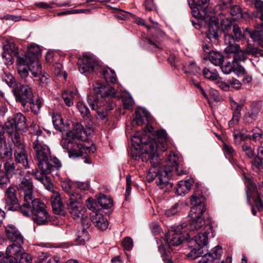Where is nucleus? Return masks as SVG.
Listing matches in <instances>:
<instances>
[{
  "instance_id": "nucleus-1",
  "label": "nucleus",
  "mask_w": 263,
  "mask_h": 263,
  "mask_svg": "<svg viewBox=\"0 0 263 263\" xmlns=\"http://www.w3.org/2000/svg\"><path fill=\"white\" fill-rule=\"evenodd\" d=\"M33 149L38 167V170L35 171L34 175L48 191H52L53 184L47 175L51 174L53 177H59L62 164L58 158L51 157L50 151L47 145Z\"/></svg>"
},
{
  "instance_id": "nucleus-2",
  "label": "nucleus",
  "mask_w": 263,
  "mask_h": 263,
  "mask_svg": "<svg viewBox=\"0 0 263 263\" xmlns=\"http://www.w3.org/2000/svg\"><path fill=\"white\" fill-rule=\"evenodd\" d=\"M78 65L79 71L86 76L92 72L96 73L100 72L107 82L114 83L117 81L115 71L101 67L93 55H84L82 58L79 59Z\"/></svg>"
},
{
  "instance_id": "nucleus-3",
  "label": "nucleus",
  "mask_w": 263,
  "mask_h": 263,
  "mask_svg": "<svg viewBox=\"0 0 263 263\" xmlns=\"http://www.w3.org/2000/svg\"><path fill=\"white\" fill-rule=\"evenodd\" d=\"M45 203L39 199H34L28 204H23L21 213L25 216H31L38 225H46L50 221V215Z\"/></svg>"
},
{
  "instance_id": "nucleus-4",
  "label": "nucleus",
  "mask_w": 263,
  "mask_h": 263,
  "mask_svg": "<svg viewBox=\"0 0 263 263\" xmlns=\"http://www.w3.org/2000/svg\"><path fill=\"white\" fill-rule=\"evenodd\" d=\"M214 236V231L210 224L206 227L204 232L198 233L193 236L189 241V247L191 250L187 256L195 259L202 255L204 253V249L208 243L209 238Z\"/></svg>"
},
{
  "instance_id": "nucleus-5",
  "label": "nucleus",
  "mask_w": 263,
  "mask_h": 263,
  "mask_svg": "<svg viewBox=\"0 0 263 263\" xmlns=\"http://www.w3.org/2000/svg\"><path fill=\"white\" fill-rule=\"evenodd\" d=\"M5 130L9 138L12 140L23 139L22 130L26 127V119L21 113L16 114L5 124Z\"/></svg>"
},
{
  "instance_id": "nucleus-6",
  "label": "nucleus",
  "mask_w": 263,
  "mask_h": 263,
  "mask_svg": "<svg viewBox=\"0 0 263 263\" xmlns=\"http://www.w3.org/2000/svg\"><path fill=\"white\" fill-rule=\"evenodd\" d=\"M187 224L182 223L175 226L168 231L165 236V241L171 249L172 246H178L191 238L190 233L186 231Z\"/></svg>"
},
{
  "instance_id": "nucleus-7",
  "label": "nucleus",
  "mask_w": 263,
  "mask_h": 263,
  "mask_svg": "<svg viewBox=\"0 0 263 263\" xmlns=\"http://www.w3.org/2000/svg\"><path fill=\"white\" fill-rule=\"evenodd\" d=\"M84 142L77 139L64 138L61 141V145L67 150L70 158H76L90 152L91 148L86 145Z\"/></svg>"
},
{
  "instance_id": "nucleus-8",
  "label": "nucleus",
  "mask_w": 263,
  "mask_h": 263,
  "mask_svg": "<svg viewBox=\"0 0 263 263\" xmlns=\"http://www.w3.org/2000/svg\"><path fill=\"white\" fill-rule=\"evenodd\" d=\"M254 5L256 11L254 12V15L261 21V28L255 31L249 28H246L245 33H248L250 36L254 41L259 42V44L263 46V1L261 0H250Z\"/></svg>"
},
{
  "instance_id": "nucleus-9",
  "label": "nucleus",
  "mask_w": 263,
  "mask_h": 263,
  "mask_svg": "<svg viewBox=\"0 0 263 263\" xmlns=\"http://www.w3.org/2000/svg\"><path fill=\"white\" fill-rule=\"evenodd\" d=\"M140 140L141 143L144 144L142 148L144 151V153L141 156V160L142 161L149 160L152 165L154 168L156 167L160 163V159L157 152L159 149L157 147L156 141L146 143L144 138H141Z\"/></svg>"
},
{
  "instance_id": "nucleus-10",
  "label": "nucleus",
  "mask_w": 263,
  "mask_h": 263,
  "mask_svg": "<svg viewBox=\"0 0 263 263\" xmlns=\"http://www.w3.org/2000/svg\"><path fill=\"white\" fill-rule=\"evenodd\" d=\"M82 196L79 193L70 195V198L67 201V209L73 218L79 220L80 217H83L85 209L82 204Z\"/></svg>"
},
{
  "instance_id": "nucleus-11",
  "label": "nucleus",
  "mask_w": 263,
  "mask_h": 263,
  "mask_svg": "<svg viewBox=\"0 0 263 263\" xmlns=\"http://www.w3.org/2000/svg\"><path fill=\"white\" fill-rule=\"evenodd\" d=\"M12 92L15 97L17 103L25 107L28 103H31L34 95L32 88L27 84H21L17 85L13 88Z\"/></svg>"
},
{
  "instance_id": "nucleus-12",
  "label": "nucleus",
  "mask_w": 263,
  "mask_h": 263,
  "mask_svg": "<svg viewBox=\"0 0 263 263\" xmlns=\"http://www.w3.org/2000/svg\"><path fill=\"white\" fill-rule=\"evenodd\" d=\"M11 141L14 144L13 153L16 163L19 164L20 167L28 168L29 160L23 139Z\"/></svg>"
},
{
  "instance_id": "nucleus-13",
  "label": "nucleus",
  "mask_w": 263,
  "mask_h": 263,
  "mask_svg": "<svg viewBox=\"0 0 263 263\" xmlns=\"http://www.w3.org/2000/svg\"><path fill=\"white\" fill-rule=\"evenodd\" d=\"M31 173L27 171L26 175L21 178L20 183L17 185L18 191L23 193L24 201L23 204H28L33 201V184Z\"/></svg>"
},
{
  "instance_id": "nucleus-14",
  "label": "nucleus",
  "mask_w": 263,
  "mask_h": 263,
  "mask_svg": "<svg viewBox=\"0 0 263 263\" xmlns=\"http://www.w3.org/2000/svg\"><path fill=\"white\" fill-rule=\"evenodd\" d=\"M246 194L247 198V202L250 205H252L251 199H254L256 207L261 211L263 210V202L261 199L260 194L258 192L256 184L253 180L250 178L246 179Z\"/></svg>"
},
{
  "instance_id": "nucleus-15",
  "label": "nucleus",
  "mask_w": 263,
  "mask_h": 263,
  "mask_svg": "<svg viewBox=\"0 0 263 263\" xmlns=\"http://www.w3.org/2000/svg\"><path fill=\"white\" fill-rule=\"evenodd\" d=\"M172 170L168 166V163L164 166L159 168L158 175L156 178V183L160 189L164 192L170 191L173 186L171 180L172 176Z\"/></svg>"
},
{
  "instance_id": "nucleus-16",
  "label": "nucleus",
  "mask_w": 263,
  "mask_h": 263,
  "mask_svg": "<svg viewBox=\"0 0 263 263\" xmlns=\"http://www.w3.org/2000/svg\"><path fill=\"white\" fill-rule=\"evenodd\" d=\"M205 198L200 191H195L191 197V205H192L190 212L197 214H203L206 210Z\"/></svg>"
},
{
  "instance_id": "nucleus-17",
  "label": "nucleus",
  "mask_w": 263,
  "mask_h": 263,
  "mask_svg": "<svg viewBox=\"0 0 263 263\" xmlns=\"http://www.w3.org/2000/svg\"><path fill=\"white\" fill-rule=\"evenodd\" d=\"M93 133V128L92 126L84 128L81 124L76 123L73 124L72 131L68 133L67 135L68 138L85 141L87 136L92 135Z\"/></svg>"
},
{
  "instance_id": "nucleus-18",
  "label": "nucleus",
  "mask_w": 263,
  "mask_h": 263,
  "mask_svg": "<svg viewBox=\"0 0 263 263\" xmlns=\"http://www.w3.org/2000/svg\"><path fill=\"white\" fill-rule=\"evenodd\" d=\"M5 208L8 211H19L21 213L23 204L20 205L16 197V191L12 187H9L5 192Z\"/></svg>"
},
{
  "instance_id": "nucleus-19",
  "label": "nucleus",
  "mask_w": 263,
  "mask_h": 263,
  "mask_svg": "<svg viewBox=\"0 0 263 263\" xmlns=\"http://www.w3.org/2000/svg\"><path fill=\"white\" fill-rule=\"evenodd\" d=\"M209 0H188L193 16L195 18L201 17L206 13Z\"/></svg>"
},
{
  "instance_id": "nucleus-20",
  "label": "nucleus",
  "mask_w": 263,
  "mask_h": 263,
  "mask_svg": "<svg viewBox=\"0 0 263 263\" xmlns=\"http://www.w3.org/2000/svg\"><path fill=\"white\" fill-rule=\"evenodd\" d=\"M155 134L154 138L149 140L148 141L145 140L146 143L156 141L157 148L162 152L165 151L167 147L168 143L170 142L169 137L165 130L163 129L158 130L155 132ZM142 138H144L145 140V138L142 137Z\"/></svg>"
},
{
  "instance_id": "nucleus-21",
  "label": "nucleus",
  "mask_w": 263,
  "mask_h": 263,
  "mask_svg": "<svg viewBox=\"0 0 263 263\" xmlns=\"http://www.w3.org/2000/svg\"><path fill=\"white\" fill-rule=\"evenodd\" d=\"M5 229L6 236L10 242L24 243V237L15 226L8 224L5 226Z\"/></svg>"
},
{
  "instance_id": "nucleus-22",
  "label": "nucleus",
  "mask_w": 263,
  "mask_h": 263,
  "mask_svg": "<svg viewBox=\"0 0 263 263\" xmlns=\"http://www.w3.org/2000/svg\"><path fill=\"white\" fill-rule=\"evenodd\" d=\"M262 103L260 101L253 102L250 106V109L243 116V121L245 124H251L255 121L262 108Z\"/></svg>"
},
{
  "instance_id": "nucleus-23",
  "label": "nucleus",
  "mask_w": 263,
  "mask_h": 263,
  "mask_svg": "<svg viewBox=\"0 0 263 263\" xmlns=\"http://www.w3.org/2000/svg\"><path fill=\"white\" fill-rule=\"evenodd\" d=\"M190 215L192 217L191 221L187 224L186 231L189 232L191 236L193 235L192 232L195 230L201 229L205 225V220L202 216V214H197L190 213Z\"/></svg>"
},
{
  "instance_id": "nucleus-24",
  "label": "nucleus",
  "mask_w": 263,
  "mask_h": 263,
  "mask_svg": "<svg viewBox=\"0 0 263 263\" xmlns=\"http://www.w3.org/2000/svg\"><path fill=\"white\" fill-rule=\"evenodd\" d=\"M224 33V43L226 46L224 48V52L228 55L232 54L233 55L239 50L240 46L235 43L234 36L232 34L226 33L223 30Z\"/></svg>"
},
{
  "instance_id": "nucleus-25",
  "label": "nucleus",
  "mask_w": 263,
  "mask_h": 263,
  "mask_svg": "<svg viewBox=\"0 0 263 263\" xmlns=\"http://www.w3.org/2000/svg\"><path fill=\"white\" fill-rule=\"evenodd\" d=\"M221 33V30L220 29L218 22L214 21H210L209 24V30L205 41L215 43L218 41Z\"/></svg>"
},
{
  "instance_id": "nucleus-26",
  "label": "nucleus",
  "mask_w": 263,
  "mask_h": 263,
  "mask_svg": "<svg viewBox=\"0 0 263 263\" xmlns=\"http://www.w3.org/2000/svg\"><path fill=\"white\" fill-rule=\"evenodd\" d=\"M95 92L100 95L102 98L106 97H118L115 95L114 88L109 84H102L97 83L93 89Z\"/></svg>"
},
{
  "instance_id": "nucleus-27",
  "label": "nucleus",
  "mask_w": 263,
  "mask_h": 263,
  "mask_svg": "<svg viewBox=\"0 0 263 263\" xmlns=\"http://www.w3.org/2000/svg\"><path fill=\"white\" fill-rule=\"evenodd\" d=\"M17 73L22 79H25V82L27 81L26 79L28 77L29 70V62L24 57H17L16 60Z\"/></svg>"
},
{
  "instance_id": "nucleus-28",
  "label": "nucleus",
  "mask_w": 263,
  "mask_h": 263,
  "mask_svg": "<svg viewBox=\"0 0 263 263\" xmlns=\"http://www.w3.org/2000/svg\"><path fill=\"white\" fill-rule=\"evenodd\" d=\"M167 159L168 166L172 170V172H175L176 174L179 176L188 174L187 170L183 169L179 166L177 162L178 158L174 153L171 152Z\"/></svg>"
},
{
  "instance_id": "nucleus-29",
  "label": "nucleus",
  "mask_w": 263,
  "mask_h": 263,
  "mask_svg": "<svg viewBox=\"0 0 263 263\" xmlns=\"http://www.w3.org/2000/svg\"><path fill=\"white\" fill-rule=\"evenodd\" d=\"M12 148L5 141L4 132H0V158L4 160L12 159Z\"/></svg>"
},
{
  "instance_id": "nucleus-30",
  "label": "nucleus",
  "mask_w": 263,
  "mask_h": 263,
  "mask_svg": "<svg viewBox=\"0 0 263 263\" xmlns=\"http://www.w3.org/2000/svg\"><path fill=\"white\" fill-rule=\"evenodd\" d=\"M91 221L93 224L98 229L101 230H105L108 226V222L106 218L100 213H92L90 215Z\"/></svg>"
},
{
  "instance_id": "nucleus-31",
  "label": "nucleus",
  "mask_w": 263,
  "mask_h": 263,
  "mask_svg": "<svg viewBox=\"0 0 263 263\" xmlns=\"http://www.w3.org/2000/svg\"><path fill=\"white\" fill-rule=\"evenodd\" d=\"M50 202L53 211L55 214H60L64 211V205L61 201L60 194L58 192H51Z\"/></svg>"
},
{
  "instance_id": "nucleus-32",
  "label": "nucleus",
  "mask_w": 263,
  "mask_h": 263,
  "mask_svg": "<svg viewBox=\"0 0 263 263\" xmlns=\"http://www.w3.org/2000/svg\"><path fill=\"white\" fill-rule=\"evenodd\" d=\"M41 55V50L39 46L32 44L28 47L27 54L24 57L29 62L39 61Z\"/></svg>"
},
{
  "instance_id": "nucleus-33",
  "label": "nucleus",
  "mask_w": 263,
  "mask_h": 263,
  "mask_svg": "<svg viewBox=\"0 0 263 263\" xmlns=\"http://www.w3.org/2000/svg\"><path fill=\"white\" fill-rule=\"evenodd\" d=\"M242 107V105L239 104L235 101H232L231 102V107L234 110L233 112L232 118L228 123V125L230 127H233L239 123L241 116L240 112Z\"/></svg>"
},
{
  "instance_id": "nucleus-34",
  "label": "nucleus",
  "mask_w": 263,
  "mask_h": 263,
  "mask_svg": "<svg viewBox=\"0 0 263 263\" xmlns=\"http://www.w3.org/2000/svg\"><path fill=\"white\" fill-rule=\"evenodd\" d=\"M18 48L13 43H8L4 46V52L2 53L3 58L11 61L13 57H18Z\"/></svg>"
},
{
  "instance_id": "nucleus-35",
  "label": "nucleus",
  "mask_w": 263,
  "mask_h": 263,
  "mask_svg": "<svg viewBox=\"0 0 263 263\" xmlns=\"http://www.w3.org/2000/svg\"><path fill=\"white\" fill-rule=\"evenodd\" d=\"M193 183L194 181L192 178L179 181L176 187V192L179 195L184 196L190 191Z\"/></svg>"
},
{
  "instance_id": "nucleus-36",
  "label": "nucleus",
  "mask_w": 263,
  "mask_h": 263,
  "mask_svg": "<svg viewBox=\"0 0 263 263\" xmlns=\"http://www.w3.org/2000/svg\"><path fill=\"white\" fill-rule=\"evenodd\" d=\"M23 243L12 242V244L9 245L6 251L7 255H10L18 258L20 254L22 252V245Z\"/></svg>"
},
{
  "instance_id": "nucleus-37",
  "label": "nucleus",
  "mask_w": 263,
  "mask_h": 263,
  "mask_svg": "<svg viewBox=\"0 0 263 263\" xmlns=\"http://www.w3.org/2000/svg\"><path fill=\"white\" fill-rule=\"evenodd\" d=\"M203 56L204 59H209L211 63L216 66H220L223 62V56L219 52L213 51L208 55Z\"/></svg>"
},
{
  "instance_id": "nucleus-38",
  "label": "nucleus",
  "mask_w": 263,
  "mask_h": 263,
  "mask_svg": "<svg viewBox=\"0 0 263 263\" xmlns=\"http://www.w3.org/2000/svg\"><path fill=\"white\" fill-rule=\"evenodd\" d=\"M252 167L257 170H263V147L257 149V155L252 161Z\"/></svg>"
},
{
  "instance_id": "nucleus-39",
  "label": "nucleus",
  "mask_w": 263,
  "mask_h": 263,
  "mask_svg": "<svg viewBox=\"0 0 263 263\" xmlns=\"http://www.w3.org/2000/svg\"><path fill=\"white\" fill-rule=\"evenodd\" d=\"M231 29H232L234 35L235 41H240L244 37V35L242 34L240 28L238 25H232L231 23H228L227 25H226L224 30L228 31Z\"/></svg>"
},
{
  "instance_id": "nucleus-40",
  "label": "nucleus",
  "mask_w": 263,
  "mask_h": 263,
  "mask_svg": "<svg viewBox=\"0 0 263 263\" xmlns=\"http://www.w3.org/2000/svg\"><path fill=\"white\" fill-rule=\"evenodd\" d=\"M77 95V91L74 90H65L62 93V98L63 99L65 104L68 106H71L73 105V100Z\"/></svg>"
},
{
  "instance_id": "nucleus-41",
  "label": "nucleus",
  "mask_w": 263,
  "mask_h": 263,
  "mask_svg": "<svg viewBox=\"0 0 263 263\" xmlns=\"http://www.w3.org/2000/svg\"><path fill=\"white\" fill-rule=\"evenodd\" d=\"M45 139V136L43 133L39 134V135H35L31 136V140L32 143V148L35 149L36 148L42 147L43 145H47L44 143V140Z\"/></svg>"
},
{
  "instance_id": "nucleus-42",
  "label": "nucleus",
  "mask_w": 263,
  "mask_h": 263,
  "mask_svg": "<svg viewBox=\"0 0 263 263\" xmlns=\"http://www.w3.org/2000/svg\"><path fill=\"white\" fill-rule=\"evenodd\" d=\"M3 168L4 170L3 174L10 178H11L15 173V168L12 159L6 160Z\"/></svg>"
},
{
  "instance_id": "nucleus-43",
  "label": "nucleus",
  "mask_w": 263,
  "mask_h": 263,
  "mask_svg": "<svg viewBox=\"0 0 263 263\" xmlns=\"http://www.w3.org/2000/svg\"><path fill=\"white\" fill-rule=\"evenodd\" d=\"M77 106L83 118L85 120H90L91 116L87 105L83 102H79L77 103Z\"/></svg>"
},
{
  "instance_id": "nucleus-44",
  "label": "nucleus",
  "mask_w": 263,
  "mask_h": 263,
  "mask_svg": "<svg viewBox=\"0 0 263 263\" xmlns=\"http://www.w3.org/2000/svg\"><path fill=\"white\" fill-rule=\"evenodd\" d=\"M98 204L104 209H109L112 206V199L104 194H101L98 198Z\"/></svg>"
},
{
  "instance_id": "nucleus-45",
  "label": "nucleus",
  "mask_w": 263,
  "mask_h": 263,
  "mask_svg": "<svg viewBox=\"0 0 263 263\" xmlns=\"http://www.w3.org/2000/svg\"><path fill=\"white\" fill-rule=\"evenodd\" d=\"M29 70L34 77L40 76L42 73V67L39 61L29 62Z\"/></svg>"
},
{
  "instance_id": "nucleus-46",
  "label": "nucleus",
  "mask_w": 263,
  "mask_h": 263,
  "mask_svg": "<svg viewBox=\"0 0 263 263\" xmlns=\"http://www.w3.org/2000/svg\"><path fill=\"white\" fill-rule=\"evenodd\" d=\"M99 95L94 93H90L87 96V102L92 110H96L98 109V102H99Z\"/></svg>"
},
{
  "instance_id": "nucleus-47",
  "label": "nucleus",
  "mask_w": 263,
  "mask_h": 263,
  "mask_svg": "<svg viewBox=\"0 0 263 263\" xmlns=\"http://www.w3.org/2000/svg\"><path fill=\"white\" fill-rule=\"evenodd\" d=\"M52 118L54 128L59 131H62L63 129L64 124L61 116L58 114H53Z\"/></svg>"
},
{
  "instance_id": "nucleus-48",
  "label": "nucleus",
  "mask_w": 263,
  "mask_h": 263,
  "mask_svg": "<svg viewBox=\"0 0 263 263\" xmlns=\"http://www.w3.org/2000/svg\"><path fill=\"white\" fill-rule=\"evenodd\" d=\"M230 14L234 20H238L241 18L242 15V9L238 5L234 4L230 8Z\"/></svg>"
},
{
  "instance_id": "nucleus-49",
  "label": "nucleus",
  "mask_w": 263,
  "mask_h": 263,
  "mask_svg": "<svg viewBox=\"0 0 263 263\" xmlns=\"http://www.w3.org/2000/svg\"><path fill=\"white\" fill-rule=\"evenodd\" d=\"M3 81L10 87H16V81L14 77L10 73L4 72L3 76Z\"/></svg>"
},
{
  "instance_id": "nucleus-50",
  "label": "nucleus",
  "mask_w": 263,
  "mask_h": 263,
  "mask_svg": "<svg viewBox=\"0 0 263 263\" xmlns=\"http://www.w3.org/2000/svg\"><path fill=\"white\" fill-rule=\"evenodd\" d=\"M86 205L88 209L92 212V213H98V211L100 209L98 202H97L91 198H89L86 201Z\"/></svg>"
},
{
  "instance_id": "nucleus-51",
  "label": "nucleus",
  "mask_w": 263,
  "mask_h": 263,
  "mask_svg": "<svg viewBox=\"0 0 263 263\" xmlns=\"http://www.w3.org/2000/svg\"><path fill=\"white\" fill-rule=\"evenodd\" d=\"M222 253L221 247L218 246L214 247L208 255L211 256L214 259H216L217 262L219 263Z\"/></svg>"
},
{
  "instance_id": "nucleus-52",
  "label": "nucleus",
  "mask_w": 263,
  "mask_h": 263,
  "mask_svg": "<svg viewBox=\"0 0 263 263\" xmlns=\"http://www.w3.org/2000/svg\"><path fill=\"white\" fill-rule=\"evenodd\" d=\"M27 104L29 105L32 111L35 114L39 113L42 106V104L39 99H37L34 101L33 98L32 102L28 103Z\"/></svg>"
},
{
  "instance_id": "nucleus-53",
  "label": "nucleus",
  "mask_w": 263,
  "mask_h": 263,
  "mask_svg": "<svg viewBox=\"0 0 263 263\" xmlns=\"http://www.w3.org/2000/svg\"><path fill=\"white\" fill-rule=\"evenodd\" d=\"M247 58V55L244 50L240 49V48L237 51V52L233 55V61H245Z\"/></svg>"
},
{
  "instance_id": "nucleus-54",
  "label": "nucleus",
  "mask_w": 263,
  "mask_h": 263,
  "mask_svg": "<svg viewBox=\"0 0 263 263\" xmlns=\"http://www.w3.org/2000/svg\"><path fill=\"white\" fill-rule=\"evenodd\" d=\"M18 258L12 256H5L4 254L0 252V263H17Z\"/></svg>"
},
{
  "instance_id": "nucleus-55",
  "label": "nucleus",
  "mask_w": 263,
  "mask_h": 263,
  "mask_svg": "<svg viewBox=\"0 0 263 263\" xmlns=\"http://www.w3.org/2000/svg\"><path fill=\"white\" fill-rule=\"evenodd\" d=\"M202 73L205 78L211 81L217 80L219 77L217 73L213 72L206 68L203 69Z\"/></svg>"
},
{
  "instance_id": "nucleus-56",
  "label": "nucleus",
  "mask_w": 263,
  "mask_h": 263,
  "mask_svg": "<svg viewBox=\"0 0 263 263\" xmlns=\"http://www.w3.org/2000/svg\"><path fill=\"white\" fill-rule=\"evenodd\" d=\"M158 250L162 256V259L164 263H174L173 260L168 257L167 252L163 245L159 246Z\"/></svg>"
},
{
  "instance_id": "nucleus-57",
  "label": "nucleus",
  "mask_w": 263,
  "mask_h": 263,
  "mask_svg": "<svg viewBox=\"0 0 263 263\" xmlns=\"http://www.w3.org/2000/svg\"><path fill=\"white\" fill-rule=\"evenodd\" d=\"M242 149L248 158L253 159L255 157V153L250 145L246 144H243L242 146Z\"/></svg>"
},
{
  "instance_id": "nucleus-58",
  "label": "nucleus",
  "mask_w": 263,
  "mask_h": 263,
  "mask_svg": "<svg viewBox=\"0 0 263 263\" xmlns=\"http://www.w3.org/2000/svg\"><path fill=\"white\" fill-rule=\"evenodd\" d=\"M159 168H153L150 169L149 172L146 175V180L148 182H151L154 179L156 180L157 175H158Z\"/></svg>"
},
{
  "instance_id": "nucleus-59",
  "label": "nucleus",
  "mask_w": 263,
  "mask_h": 263,
  "mask_svg": "<svg viewBox=\"0 0 263 263\" xmlns=\"http://www.w3.org/2000/svg\"><path fill=\"white\" fill-rule=\"evenodd\" d=\"M223 149L224 154L229 157H233L236 154L235 151L233 147L226 143L223 144Z\"/></svg>"
},
{
  "instance_id": "nucleus-60",
  "label": "nucleus",
  "mask_w": 263,
  "mask_h": 263,
  "mask_svg": "<svg viewBox=\"0 0 263 263\" xmlns=\"http://www.w3.org/2000/svg\"><path fill=\"white\" fill-rule=\"evenodd\" d=\"M32 258L30 255L27 253H23L22 252L20 254L17 263H31Z\"/></svg>"
},
{
  "instance_id": "nucleus-61",
  "label": "nucleus",
  "mask_w": 263,
  "mask_h": 263,
  "mask_svg": "<svg viewBox=\"0 0 263 263\" xmlns=\"http://www.w3.org/2000/svg\"><path fill=\"white\" fill-rule=\"evenodd\" d=\"M234 65L230 62H227L224 65L220 66V69L224 74H229L233 71Z\"/></svg>"
},
{
  "instance_id": "nucleus-62",
  "label": "nucleus",
  "mask_w": 263,
  "mask_h": 263,
  "mask_svg": "<svg viewBox=\"0 0 263 263\" xmlns=\"http://www.w3.org/2000/svg\"><path fill=\"white\" fill-rule=\"evenodd\" d=\"M122 244L124 248L127 251L130 250L133 247V240L129 237H126L124 238Z\"/></svg>"
},
{
  "instance_id": "nucleus-63",
  "label": "nucleus",
  "mask_w": 263,
  "mask_h": 263,
  "mask_svg": "<svg viewBox=\"0 0 263 263\" xmlns=\"http://www.w3.org/2000/svg\"><path fill=\"white\" fill-rule=\"evenodd\" d=\"M244 50L246 52L247 55L249 54L256 55L258 53V49L253 46L250 44L247 45V46Z\"/></svg>"
},
{
  "instance_id": "nucleus-64",
  "label": "nucleus",
  "mask_w": 263,
  "mask_h": 263,
  "mask_svg": "<svg viewBox=\"0 0 263 263\" xmlns=\"http://www.w3.org/2000/svg\"><path fill=\"white\" fill-rule=\"evenodd\" d=\"M198 263H218L217 262L216 259H214L213 257L208 255V254H205L198 261Z\"/></svg>"
}]
</instances>
